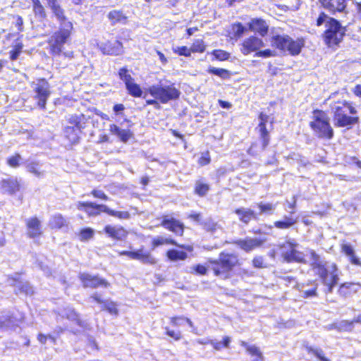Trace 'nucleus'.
I'll list each match as a JSON object with an SVG mask.
<instances>
[{
	"label": "nucleus",
	"mask_w": 361,
	"mask_h": 361,
	"mask_svg": "<svg viewBox=\"0 0 361 361\" xmlns=\"http://www.w3.org/2000/svg\"><path fill=\"white\" fill-rule=\"evenodd\" d=\"M207 266L197 264L192 267L191 273L198 275H206L208 269L212 271L216 276L223 279H228L232 273L240 269L242 266V261L237 253L222 251L219 253L217 259H208Z\"/></svg>",
	"instance_id": "nucleus-1"
},
{
	"label": "nucleus",
	"mask_w": 361,
	"mask_h": 361,
	"mask_svg": "<svg viewBox=\"0 0 361 361\" xmlns=\"http://www.w3.org/2000/svg\"><path fill=\"white\" fill-rule=\"evenodd\" d=\"M334 126L337 128H351L360 123L358 111L355 104L348 100L339 99L330 104Z\"/></svg>",
	"instance_id": "nucleus-2"
},
{
	"label": "nucleus",
	"mask_w": 361,
	"mask_h": 361,
	"mask_svg": "<svg viewBox=\"0 0 361 361\" xmlns=\"http://www.w3.org/2000/svg\"><path fill=\"white\" fill-rule=\"evenodd\" d=\"M310 255L312 259L310 267L326 287L325 293H332L339 279L338 265L334 262L332 263L329 270L326 264L320 260L319 255L315 251L311 250Z\"/></svg>",
	"instance_id": "nucleus-3"
},
{
	"label": "nucleus",
	"mask_w": 361,
	"mask_h": 361,
	"mask_svg": "<svg viewBox=\"0 0 361 361\" xmlns=\"http://www.w3.org/2000/svg\"><path fill=\"white\" fill-rule=\"evenodd\" d=\"M146 94L151 95L153 99H147V105H154L157 109H160L161 104H166L170 101L176 100L180 96V91L174 83L170 82L168 85L160 83L149 86L146 89Z\"/></svg>",
	"instance_id": "nucleus-4"
},
{
	"label": "nucleus",
	"mask_w": 361,
	"mask_h": 361,
	"mask_svg": "<svg viewBox=\"0 0 361 361\" xmlns=\"http://www.w3.org/2000/svg\"><path fill=\"white\" fill-rule=\"evenodd\" d=\"M66 122L63 130L64 137L71 145H75L80 141L82 130L93 123V117L82 113L72 114L68 116Z\"/></svg>",
	"instance_id": "nucleus-5"
},
{
	"label": "nucleus",
	"mask_w": 361,
	"mask_h": 361,
	"mask_svg": "<svg viewBox=\"0 0 361 361\" xmlns=\"http://www.w3.org/2000/svg\"><path fill=\"white\" fill-rule=\"evenodd\" d=\"M76 207L79 211L85 213L87 217H95L102 214H106L108 216L120 220H127L131 217L128 211L115 210L106 204H98L90 201H79L76 204Z\"/></svg>",
	"instance_id": "nucleus-6"
},
{
	"label": "nucleus",
	"mask_w": 361,
	"mask_h": 361,
	"mask_svg": "<svg viewBox=\"0 0 361 361\" xmlns=\"http://www.w3.org/2000/svg\"><path fill=\"white\" fill-rule=\"evenodd\" d=\"M73 30V23L66 22L63 25H60L59 29L52 32L47 41L51 55L56 56L62 54L65 44L71 42Z\"/></svg>",
	"instance_id": "nucleus-7"
},
{
	"label": "nucleus",
	"mask_w": 361,
	"mask_h": 361,
	"mask_svg": "<svg viewBox=\"0 0 361 361\" xmlns=\"http://www.w3.org/2000/svg\"><path fill=\"white\" fill-rule=\"evenodd\" d=\"M270 41L273 48L283 54H288L292 56L299 55L305 46L303 38L298 37L295 39L286 34L274 35L271 37Z\"/></svg>",
	"instance_id": "nucleus-8"
},
{
	"label": "nucleus",
	"mask_w": 361,
	"mask_h": 361,
	"mask_svg": "<svg viewBox=\"0 0 361 361\" xmlns=\"http://www.w3.org/2000/svg\"><path fill=\"white\" fill-rule=\"evenodd\" d=\"M312 113L309 126L314 134L319 139L331 140L334 136V130L326 111L315 109Z\"/></svg>",
	"instance_id": "nucleus-9"
},
{
	"label": "nucleus",
	"mask_w": 361,
	"mask_h": 361,
	"mask_svg": "<svg viewBox=\"0 0 361 361\" xmlns=\"http://www.w3.org/2000/svg\"><path fill=\"white\" fill-rule=\"evenodd\" d=\"M325 27L322 35L324 42L329 48L338 47L345 35V27L336 18L330 17L326 20Z\"/></svg>",
	"instance_id": "nucleus-10"
},
{
	"label": "nucleus",
	"mask_w": 361,
	"mask_h": 361,
	"mask_svg": "<svg viewBox=\"0 0 361 361\" xmlns=\"http://www.w3.org/2000/svg\"><path fill=\"white\" fill-rule=\"evenodd\" d=\"M264 45V43L261 38L256 35H250L245 38L239 44L240 51L244 56L254 54L255 56L262 58H269L276 56L275 51L270 49L261 50V48L263 47Z\"/></svg>",
	"instance_id": "nucleus-11"
},
{
	"label": "nucleus",
	"mask_w": 361,
	"mask_h": 361,
	"mask_svg": "<svg viewBox=\"0 0 361 361\" xmlns=\"http://www.w3.org/2000/svg\"><path fill=\"white\" fill-rule=\"evenodd\" d=\"M298 243L294 239H288L277 247L280 251V255L286 263L305 264L306 259L302 252L298 250Z\"/></svg>",
	"instance_id": "nucleus-12"
},
{
	"label": "nucleus",
	"mask_w": 361,
	"mask_h": 361,
	"mask_svg": "<svg viewBox=\"0 0 361 361\" xmlns=\"http://www.w3.org/2000/svg\"><path fill=\"white\" fill-rule=\"evenodd\" d=\"M33 92V99L36 106L41 110H45L49 98L51 96V85L47 79L39 78L30 84Z\"/></svg>",
	"instance_id": "nucleus-13"
},
{
	"label": "nucleus",
	"mask_w": 361,
	"mask_h": 361,
	"mask_svg": "<svg viewBox=\"0 0 361 361\" xmlns=\"http://www.w3.org/2000/svg\"><path fill=\"white\" fill-rule=\"evenodd\" d=\"M82 287L85 289L108 288L111 283L99 274H92L88 272H81L78 275Z\"/></svg>",
	"instance_id": "nucleus-14"
},
{
	"label": "nucleus",
	"mask_w": 361,
	"mask_h": 361,
	"mask_svg": "<svg viewBox=\"0 0 361 361\" xmlns=\"http://www.w3.org/2000/svg\"><path fill=\"white\" fill-rule=\"evenodd\" d=\"M119 256H126L130 259L137 260L142 264L154 266L158 262V259L149 250L141 247L135 250H121L118 252Z\"/></svg>",
	"instance_id": "nucleus-15"
},
{
	"label": "nucleus",
	"mask_w": 361,
	"mask_h": 361,
	"mask_svg": "<svg viewBox=\"0 0 361 361\" xmlns=\"http://www.w3.org/2000/svg\"><path fill=\"white\" fill-rule=\"evenodd\" d=\"M160 226L171 232L176 236L182 237L185 232V225L180 219L171 214H164L161 216Z\"/></svg>",
	"instance_id": "nucleus-16"
},
{
	"label": "nucleus",
	"mask_w": 361,
	"mask_h": 361,
	"mask_svg": "<svg viewBox=\"0 0 361 361\" xmlns=\"http://www.w3.org/2000/svg\"><path fill=\"white\" fill-rule=\"evenodd\" d=\"M103 231L109 238L116 242L125 241L129 234L128 231L121 225L107 224Z\"/></svg>",
	"instance_id": "nucleus-17"
},
{
	"label": "nucleus",
	"mask_w": 361,
	"mask_h": 361,
	"mask_svg": "<svg viewBox=\"0 0 361 361\" xmlns=\"http://www.w3.org/2000/svg\"><path fill=\"white\" fill-rule=\"evenodd\" d=\"M27 236L29 238L35 239L43 235V229L41 221L36 216L25 220Z\"/></svg>",
	"instance_id": "nucleus-18"
},
{
	"label": "nucleus",
	"mask_w": 361,
	"mask_h": 361,
	"mask_svg": "<svg viewBox=\"0 0 361 361\" xmlns=\"http://www.w3.org/2000/svg\"><path fill=\"white\" fill-rule=\"evenodd\" d=\"M162 245H173L176 246L179 248L184 249L191 252L193 251V247L192 245H186L183 244H178L177 241L171 237H163V236H157L152 239L151 240V248L152 250L162 246Z\"/></svg>",
	"instance_id": "nucleus-19"
},
{
	"label": "nucleus",
	"mask_w": 361,
	"mask_h": 361,
	"mask_svg": "<svg viewBox=\"0 0 361 361\" xmlns=\"http://www.w3.org/2000/svg\"><path fill=\"white\" fill-rule=\"evenodd\" d=\"M264 242L265 239L263 238H245L243 239L236 240L233 243L245 252H250L262 247Z\"/></svg>",
	"instance_id": "nucleus-20"
},
{
	"label": "nucleus",
	"mask_w": 361,
	"mask_h": 361,
	"mask_svg": "<svg viewBox=\"0 0 361 361\" xmlns=\"http://www.w3.org/2000/svg\"><path fill=\"white\" fill-rule=\"evenodd\" d=\"M248 30L257 33L261 37H265L269 32V25L265 20L261 18H252L247 23Z\"/></svg>",
	"instance_id": "nucleus-21"
},
{
	"label": "nucleus",
	"mask_w": 361,
	"mask_h": 361,
	"mask_svg": "<svg viewBox=\"0 0 361 361\" xmlns=\"http://www.w3.org/2000/svg\"><path fill=\"white\" fill-rule=\"evenodd\" d=\"M93 301L102 305L101 310L102 311H106L111 314L116 315L118 313V310L117 307V303L112 300H106L102 298L101 295L94 293L92 294L90 297Z\"/></svg>",
	"instance_id": "nucleus-22"
},
{
	"label": "nucleus",
	"mask_w": 361,
	"mask_h": 361,
	"mask_svg": "<svg viewBox=\"0 0 361 361\" xmlns=\"http://www.w3.org/2000/svg\"><path fill=\"white\" fill-rule=\"evenodd\" d=\"M0 188L4 192L12 195L19 192L22 186L16 178H8L0 181Z\"/></svg>",
	"instance_id": "nucleus-23"
},
{
	"label": "nucleus",
	"mask_w": 361,
	"mask_h": 361,
	"mask_svg": "<svg viewBox=\"0 0 361 361\" xmlns=\"http://www.w3.org/2000/svg\"><path fill=\"white\" fill-rule=\"evenodd\" d=\"M234 213L238 215V220L246 225L251 221H257L259 219L258 214L250 208L238 207L235 209Z\"/></svg>",
	"instance_id": "nucleus-24"
},
{
	"label": "nucleus",
	"mask_w": 361,
	"mask_h": 361,
	"mask_svg": "<svg viewBox=\"0 0 361 361\" xmlns=\"http://www.w3.org/2000/svg\"><path fill=\"white\" fill-rule=\"evenodd\" d=\"M323 8L327 9L331 14L342 12L346 7L347 0H319Z\"/></svg>",
	"instance_id": "nucleus-25"
},
{
	"label": "nucleus",
	"mask_w": 361,
	"mask_h": 361,
	"mask_svg": "<svg viewBox=\"0 0 361 361\" xmlns=\"http://www.w3.org/2000/svg\"><path fill=\"white\" fill-rule=\"evenodd\" d=\"M47 2L54 16L60 22V25H63L66 22H70L65 15V10L57 0H47Z\"/></svg>",
	"instance_id": "nucleus-26"
},
{
	"label": "nucleus",
	"mask_w": 361,
	"mask_h": 361,
	"mask_svg": "<svg viewBox=\"0 0 361 361\" xmlns=\"http://www.w3.org/2000/svg\"><path fill=\"white\" fill-rule=\"evenodd\" d=\"M10 279L14 282L12 286L15 287V294H25L27 295H32L34 293L33 288L28 282H22L19 277L16 276H12Z\"/></svg>",
	"instance_id": "nucleus-27"
},
{
	"label": "nucleus",
	"mask_w": 361,
	"mask_h": 361,
	"mask_svg": "<svg viewBox=\"0 0 361 361\" xmlns=\"http://www.w3.org/2000/svg\"><path fill=\"white\" fill-rule=\"evenodd\" d=\"M360 287H361V284L360 283L343 282L338 286L337 293L341 297L346 298L353 293H357L358 288Z\"/></svg>",
	"instance_id": "nucleus-28"
},
{
	"label": "nucleus",
	"mask_w": 361,
	"mask_h": 361,
	"mask_svg": "<svg viewBox=\"0 0 361 361\" xmlns=\"http://www.w3.org/2000/svg\"><path fill=\"white\" fill-rule=\"evenodd\" d=\"M48 224L52 230H61L68 227V221L62 214L56 213L50 217Z\"/></svg>",
	"instance_id": "nucleus-29"
},
{
	"label": "nucleus",
	"mask_w": 361,
	"mask_h": 361,
	"mask_svg": "<svg viewBox=\"0 0 361 361\" xmlns=\"http://www.w3.org/2000/svg\"><path fill=\"white\" fill-rule=\"evenodd\" d=\"M341 252L348 257V261L351 264L361 267V260L356 255L354 247L350 243L341 244Z\"/></svg>",
	"instance_id": "nucleus-30"
},
{
	"label": "nucleus",
	"mask_w": 361,
	"mask_h": 361,
	"mask_svg": "<svg viewBox=\"0 0 361 361\" xmlns=\"http://www.w3.org/2000/svg\"><path fill=\"white\" fill-rule=\"evenodd\" d=\"M341 252L348 257V261L351 264L361 267V260L356 255L354 247L350 243L341 244Z\"/></svg>",
	"instance_id": "nucleus-31"
},
{
	"label": "nucleus",
	"mask_w": 361,
	"mask_h": 361,
	"mask_svg": "<svg viewBox=\"0 0 361 361\" xmlns=\"http://www.w3.org/2000/svg\"><path fill=\"white\" fill-rule=\"evenodd\" d=\"M103 50L108 55L118 56L123 53V47L122 42L118 40L108 41L104 44Z\"/></svg>",
	"instance_id": "nucleus-32"
},
{
	"label": "nucleus",
	"mask_w": 361,
	"mask_h": 361,
	"mask_svg": "<svg viewBox=\"0 0 361 361\" xmlns=\"http://www.w3.org/2000/svg\"><path fill=\"white\" fill-rule=\"evenodd\" d=\"M110 132L116 135L123 142H126L133 137V132L129 129H121L116 124L109 126Z\"/></svg>",
	"instance_id": "nucleus-33"
},
{
	"label": "nucleus",
	"mask_w": 361,
	"mask_h": 361,
	"mask_svg": "<svg viewBox=\"0 0 361 361\" xmlns=\"http://www.w3.org/2000/svg\"><path fill=\"white\" fill-rule=\"evenodd\" d=\"M210 190L211 186L209 183L203 178H200L195 181L193 187V193L199 197H203L207 195Z\"/></svg>",
	"instance_id": "nucleus-34"
},
{
	"label": "nucleus",
	"mask_w": 361,
	"mask_h": 361,
	"mask_svg": "<svg viewBox=\"0 0 361 361\" xmlns=\"http://www.w3.org/2000/svg\"><path fill=\"white\" fill-rule=\"evenodd\" d=\"M240 345L246 350L250 355L254 357L252 361H264V357L257 346L249 345L244 341H240Z\"/></svg>",
	"instance_id": "nucleus-35"
},
{
	"label": "nucleus",
	"mask_w": 361,
	"mask_h": 361,
	"mask_svg": "<svg viewBox=\"0 0 361 361\" xmlns=\"http://www.w3.org/2000/svg\"><path fill=\"white\" fill-rule=\"evenodd\" d=\"M186 250L183 249L182 250H178L176 249H169L166 252V257L171 262L184 261L188 255Z\"/></svg>",
	"instance_id": "nucleus-36"
},
{
	"label": "nucleus",
	"mask_w": 361,
	"mask_h": 361,
	"mask_svg": "<svg viewBox=\"0 0 361 361\" xmlns=\"http://www.w3.org/2000/svg\"><path fill=\"white\" fill-rule=\"evenodd\" d=\"M32 2V11L36 18L44 20L47 18V13L44 6L40 0H30Z\"/></svg>",
	"instance_id": "nucleus-37"
},
{
	"label": "nucleus",
	"mask_w": 361,
	"mask_h": 361,
	"mask_svg": "<svg viewBox=\"0 0 361 361\" xmlns=\"http://www.w3.org/2000/svg\"><path fill=\"white\" fill-rule=\"evenodd\" d=\"M231 32L228 36L231 39L238 40L243 37L246 31V28L240 22H236L231 25Z\"/></svg>",
	"instance_id": "nucleus-38"
},
{
	"label": "nucleus",
	"mask_w": 361,
	"mask_h": 361,
	"mask_svg": "<svg viewBox=\"0 0 361 361\" xmlns=\"http://www.w3.org/2000/svg\"><path fill=\"white\" fill-rule=\"evenodd\" d=\"M259 137L262 145V149L264 150L267 149L270 142V133L268 130L267 126H257V127Z\"/></svg>",
	"instance_id": "nucleus-39"
},
{
	"label": "nucleus",
	"mask_w": 361,
	"mask_h": 361,
	"mask_svg": "<svg viewBox=\"0 0 361 361\" xmlns=\"http://www.w3.org/2000/svg\"><path fill=\"white\" fill-rule=\"evenodd\" d=\"M126 89L129 95L133 97L139 98L142 97L143 94L142 89L138 83L134 80L131 82L128 83L126 86Z\"/></svg>",
	"instance_id": "nucleus-40"
},
{
	"label": "nucleus",
	"mask_w": 361,
	"mask_h": 361,
	"mask_svg": "<svg viewBox=\"0 0 361 361\" xmlns=\"http://www.w3.org/2000/svg\"><path fill=\"white\" fill-rule=\"evenodd\" d=\"M297 223V219L291 216H285L282 220L274 222V226L279 229H288Z\"/></svg>",
	"instance_id": "nucleus-41"
},
{
	"label": "nucleus",
	"mask_w": 361,
	"mask_h": 361,
	"mask_svg": "<svg viewBox=\"0 0 361 361\" xmlns=\"http://www.w3.org/2000/svg\"><path fill=\"white\" fill-rule=\"evenodd\" d=\"M333 328L338 332H350L354 328L353 322L352 320H341L334 323Z\"/></svg>",
	"instance_id": "nucleus-42"
},
{
	"label": "nucleus",
	"mask_w": 361,
	"mask_h": 361,
	"mask_svg": "<svg viewBox=\"0 0 361 361\" xmlns=\"http://www.w3.org/2000/svg\"><path fill=\"white\" fill-rule=\"evenodd\" d=\"M27 171L37 178L43 176L44 171L41 170L39 163L37 161H31L25 165Z\"/></svg>",
	"instance_id": "nucleus-43"
},
{
	"label": "nucleus",
	"mask_w": 361,
	"mask_h": 361,
	"mask_svg": "<svg viewBox=\"0 0 361 361\" xmlns=\"http://www.w3.org/2000/svg\"><path fill=\"white\" fill-rule=\"evenodd\" d=\"M107 17L109 20L111 21L112 25H115L118 23L125 22L126 20V17L123 14V13L121 11L118 10H113L111 11L108 15Z\"/></svg>",
	"instance_id": "nucleus-44"
},
{
	"label": "nucleus",
	"mask_w": 361,
	"mask_h": 361,
	"mask_svg": "<svg viewBox=\"0 0 361 361\" xmlns=\"http://www.w3.org/2000/svg\"><path fill=\"white\" fill-rule=\"evenodd\" d=\"M130 72L127 66L120 68L118 71V78L123 82L125 86L135 80Z\"/></svg>",
	"instance_id": "nucleus-45"
},
{
	"label": "nucleus",
	"mask_w": 361,
	"mask_h": 361,
	"mask_svg": "<svg viewBox=\"0 0 361 361\" xmlns=\"http://www.w3.org/2000/svg\"><path fill=\"white\" fill-rule=\"evenodd\" d=\"M207 71L208 73L217 75L222 79H228L231 77L230 71L225 68L209 67Z\"/></svg>",
	"instance_id": "nucleus-46"
},
{
	"label": "nucleus",
	"mask_w": 361,
	"mask_h": 361,
	"mask_svg": "<svg viewBox=\"0 0 361 361\" xmlns=\"http://www.w3.org/2000/svg\"><path fill=\"white\" fill-rule=\"evenodd\" d=\"M305 350L309 354L314 355L319 361H331L329 358L325 356V353L321 348H314L312 346H305Z\"/></svg>",
	"instance_id": "nucleus-47"
},
{
	"label": "nucleus",
	"mask_w": 361,
	"mask_h": 361,
	"mask_svg": "<svg viewBox=\"0 0 361 361\" xmlns=\"http://www.w3.org/2000/svg\"><path fill=\"white\" fill-rule=\"evenodd\" d=\"M211 54L213 56V61H225L228 60L231 57V54L228 51L221 49L212 50Z\"/></svg>",
	"instance_id": "nucleus-48"
},
{
	"label": "nucleus",
	"mask_w": 361,
	"mask_h": 361,
	"mask_svg": "<svg viewBox=\"0 0 361 361\" xmlns=\"http://www.w3.org/2000/svg\"><path fill=\"white\" fill-rule=\"evenodd\" d=\"M22 164V157L21 155L16 152L13 155L7 157L6 159V164L13 169L18 168Z\"/></svg>",
	"instance_id": "nucleus-49"
},
{
	"label": "nucleus",
	"mask_w": 361,
	"mask_h": 361,
	"mask_svg": "<svg viewBox=\"0 0 361 361\" xmlns=\"http://www.w3.org/2000/svg\"><path fill=\"white\" fill-rule=\"evenodd\" d=\"M183 322H186L190 327L193 326L192 322L188 317L183 316H173L169 318V324L173 327L180 325Z\"/></svg>",
	"instance_id": "nucleus-50"
},
{
	"label": "nucleus",
	"mask_w": 361,
	"mask_h": 361,
	"mask_svg": "<svg viewBox=\"0 0 361 361\" xmlns=\"http://www.w3.org/2000/svg\"><path fill=\"white\" fill-rule=\"evenodd\" d=\"M207 49V45L202 39H197L191 44V53H204Z\"/></svg>",
	"instance_id": "nucleus-51"
},
{
	"label": "nucleus",
	"mask_w": 361,
	"mask_h": 361,
	"mask_svg": "<svg viewBox=\"0 0 361 361\" xmlns=\"http://www.w3.org/2000/svg\"><path fill=\"white\" fill-rule=\"evenodd\" d=\"M230 343L231 338L228 336H224L221 342L215 341H209V343L216 350H221L223 348H228Z\"/></svg>",
	"instance_id": "nucleus-52"
},
{
	"label": "nucleus",
	"mask_w": 361,
	"mask_h": 361,
	"mask_svg": "<svg viewBox=\"0 0 361 361\" xmlns=\"http://www.w3.org/2000/svg\"><path fill=\"white\" fill-rule=\"evenodd\" d=\"M23 49V44L22 42H16L9 51V58L11 61H16L20 55Z\"/></svg>",
	"instance_id": "nucleus-53"
},
{
	"label": "nucleus",
	"mask_w": 361,
	"mask_h": 361,
	"mask_svg": "<svg viewBox=\"0 0 361 361\" xmlns=\"http://www.w3.org/2000/svg\"><path fill=\"white\" fill-rule=\"evenodd\" d=\"M94 230L90 227H85L80 230L78 233L80 241H87L94 236Z\"/></svg>",
	"instance_id": "nucleus-54"
},
{
	"label": "nucleus",
	"mask_w": 361,
	"mask_h": 361,
	"mask_svg": "<svg viewBox=\"0 0 361 361\" xmlns=\"http://www.w3.org/2000/svg\"><path fill=\"white\" fill-rule=\"evenodd\" d=\"M201 225L206 232L210 233H215L219 227L218 224L211 219L201 223Z\"/></svg>",
	"instance_id": "nucleus-55"
},
{
	"label": "nucleus",
	"mask_w": 361,
	"mask_h": 361,
	"mask_svg": "<svg viewBox=\"0 0 361 361\" xmlns=\"http://www.w3.org/2000/svg\"><path fill=\"white\" fill-rule=\"evenodd\" d=\"M257 207L259 210V214H271L273 213L275 207L273 204L269 202H260L257 204Z\"/></svg>",
	"instance_id": "nucleus-56"
},
{
	"label": "nucleus",
	"mask_w": 361,
	"mask_h": 361,
	"mask_svg": "<svg viewBox=\"0 0 361 361\" xmlns=\"http://www.w3.org/2000/svg\"><path fill=\"white\" fill-rule=\"evenodd\" d=\"M66 318L69 320L75 321L79 326L82 325V321L80 319L79 313L73 308L68 310L66 314Z\"/></svg>",
	"instance_id": "nucleus-57"
},
{
	"label": "nucleus",
	"mask_w": 361,
	"mask_h": 361,
	"mask_svg": "<svg viewBox=\"0 0 361 361\" xmlns=\"http://www.w3.org/2000/svg\"><path fill=\"white\" fill-rule=\"evenodd\" d=\"M164 334L170 338H172L174 341H180L183 338V334L179 330L171 329L169 326H164Z\"/></svg>",
	"instance_id": "nucleus-58"
},
{
	"label": "nucleus",
	"mask_w": 361,
	"mask_h": 361,
	"mask_svg": "<svg viewBox=\"0 0 361 361\" xmlns=\"http://www.w3.org/2000/svg\"><path fill=\"white\" fill-rule=\"evenodd\" d=\"M89 195L92 196L93 197L103 200V201H107L109 200L108 195L102 190H99L97 188L92 189Z\"/></svg>",
	"instance_id": "nucleus-59"
},
{
	"label": "nucleus",
	"mask_w": 361,
	"mask_h": 361,
	"mask_svg": "<svg viewBox=\"0 0 361 361\" xmlns=\"http://www.w3.org/2000/svg\"><path fill=\"white\" fill-rule=\"evenodd\" d=\"M173 51L178 56H183L185 57H190L192 54L190 47L188 48L186 46L177 47L176 48H173Z\"/></svg>",
	"instance_id": "nucleus-60"
},
{
	"label": "nucleus",
	"mask_w": 361,
	"mask_h": 361,
	"mask_svg": "<svg viewBox=\"0 0 361 361\" xmlns=\"http://www.w3.org/2000/svg\"><path fill=\"white\" fill-rule=\"evenodd\" d=\"M197 163L200 166H207L211 163V157L209 150H206L204 152L202 153L200 157L198 159Z\"/></svg>",
	"instance_id": "nucleus-61"
},
{
	"label": "nucleus",
	"mask_w": 361,
	"mask_h": 361,
	"mask_svg": "<svg viewBox=\"0 0 361 361\" xmlns=\"http://www.w3.org/2000/svg\"><path fill=\"white\" fill-rule=\"evenodd\" d=\"M252 264L253 267L257 269H262L266 267V264H264V257L262 256H256L253 257L252 260Z\"/></svg>",
	"instance_id": "nucleus-62"
},
{
	"label": "nucleus",
	"mask_w": 361,
	"mask_h": 361,
	"mask_svg": "<svg viewBox=\"0 0 361 361\" xmlns=\"http://www.w3.org/2000/svg\"><path fill=\"white\" fill-rule=\"evenodd\" d=\"M317 288L318 285L316 283L312 288L304 290L302 294V298H309L317 297L318 295Z\"/></svg>",
	"instance_id": "nucleus-63"
},
{
	"label": "nucleus",
	"mask_w": 361,
	"mask_h": 361,
	"mask_svg": "<svg viewBox=\"0 0 361 361\" xmlns=\"http://www.w3.org/2000/svg\"><path fill=\"white\" fill-rule=\"evenodd\" d=\"M188 219H190L191 221H195L197 223L201 224V221L202 219V215L200 212H192L188 214Z\"/></svg>",
	"instance_id": "nucleus-64"
}]
</instances>
